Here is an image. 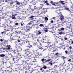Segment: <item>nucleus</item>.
Returning a JSON list of instances; mask_svg holds the SVG:
<instances>
[{"instance_id": "nucleus-15", "label": "nucleus", "mask_w": 73, "mask_h": 73, "mask_svg": "<svg viewBox=\"0 0 73 73\" xmlns=\"http://www.w3.org/2000/svg\"><path fill=\"white\" fill-rule=\"evenodd\" d=\"M45 38L46 39L45 40H47V41H49V37L48 36H45Z\"/></svg>"}, {"instance_id": "nucleus-13", "label": "nucleus", "mask_w": 73, "mask_h": 73, "mask_svg": "<svg viewBox=\"0 0 73 73\" xmlns=\"http://www.w3.org/2000/svg\"><path fill=\"white\" fill-rule=\"evenodd\" d=\"M30 45V42L29 41L27 42L26 45L27 47H29V46Z\"/></svg>"}, {"instance_id": "nucleus-52", "label": "nucleus", "mask_w": 73, "mask_h": 73, "mask_svg": "<svg viewBox=\"0 0 73 73\" xmlns=\"http://www.w3.org/2000/svg\"><path fill=\"white\" fill-rule=\"evenodd\" d=\"M28 28H32V26H28Z\"/></svg>"}, {"instance_id": "nucleus-33", "label": "nucleus", "mask_w": 73, "mask_h": 73, "mask_svg": "<svg viewBox=\"0 0 73 73\" xmlns=\"http://www.w3.org/2000/svg\"><path fill=\"white\" fill-rule=\"evenodd\" d=\"M33 45L34 46H36V45H38V43L37 42L33 43Z\"/></svg>"}, {"instance_id": "nucleus-44", "label": "nucleus", "mask_w": 73, "mask_h": 73, "mask_svg": "<svg viewBox=\"0 0 73 73\" xmlns=\"http://www.w3.org/2000/svg\"><path fill=\"white\" fill-rule=\"evenodd\" d=\"M39 26H40V27H44V25L42 24H40L39 25Z\"/></svg>"}, {"instance_id": "nucleus-55", "label": "nucleus", "mask_w": 73, "mask_h": 73, "mask_svg": "<svg viewBox=\"0 0 73 73\" xmlns=\"http://www.w3.org/2000/svg\"><path fill=\"white\" fill-rule=\"evenodd\" d=\"M33 46L32 45H30V46H29V48H32V47Z\"/></svg>"}, {"instance_id": "nucleus-63", "label": "nucleus", "mask_w": 73, "mask_h": 73, "mask_svg": "<svg viewBox=\"0 0 73 73\" xmlns=\"http://www.w3.org/2000/svg\"><path fill=\"white\" fill-rule=\"evenodd\" d=\"M50 23H53V20L51 21Z\"/></svg>"}, {"instance_id": "nucleus-7", "label": "nucleus", "mask_w": 73, "mask_h": 73, "mask_svg": "<svg viewBox=\"0 0 73 73\" xmlns=\"http://www.w3.org/2000/svg\"><path fill=\"white\" fill-rule=\"evenodd\" d=\"M28 63L25 62H23L22 63V65L23 66H27L28 65Z\"/></svg>"}, {"instance_id": "nucleus-21", "label": "nucleus", "mask_w": 73, "mask_h": 73, "mask_svg": "<svg viewBox=\"0 0 73 73\" xmlns=\"http://www.w3.org/2000/svg\"><path fill=\"white\" fill-rule=\"evenodd\" d=\"M44 42L43 41V40H41L40 41V42H39V44H40V46H41V44H42V43H44Z\"/></svg>"}, {"instance_id": "nucleus-6", "label": "nucleus", "mask_w": 73, "mask_h": 73, "mask_svg": "<svg viewBox=\"0 0 73 73\" xmlns=\"http://www.w3.org/2000/svg\"><path fill=\"white\" fill-rule=\"evenodd\" d=\"M25 43L24 41L21 40L19 44V45L22 46V45H23Z\"/></svg>"}, {"instance_id": "nucleus-46", "label": "nucleus", "mask_w": 73, "mask_h": 73, "mask_svg": "<svg viewBox=\"0 0 73 73\" xmlns=\"http://www.w3.org/2000/svg\"><path fill=\"white\" fill-rule=\"evenodd\" d=\"M62 58H63V59L65 61V58H66V57H64V56H62Z\"/></svg>"}, {"instance_id": "nucleus-38", "label": "nucleus", "mask_w": 73, "mask_h": 73, "mask_svg": "<svg viewBox=\"0 0 73 73\" xmlns=\"http://www.w3.org/2000/svg\"><path fill=\"white\" fill-rule=\"evenodd\" d=\"M10 3L11 4H13L14 3L13 1H12V0H11Z\"/></svg>"}, {"instance_id": "nucleus-4", "label": "nucleus", "mask_w": 73, "mask_h": 73, "mask_svg": "<svg viewBox=\"0 0 73 73\" xmlns=\"http://www.w3.org/2000/svg\"><path fill=\"white\" fill-rule=\"evenodd\" d=\"M67 27H73V24H71L70 23H66Z\"/></svg>"}, {"instance_id": "nucleus-28", "label": "nucleus", "mask_w": 73, "mask_h": 73, "mask_svg": "<svg viewBox=\"0 0 73 73\" xmlns=\"http://www.w3.org/2000/svg\"><path fill=\"white\" fill-rule=\"evenodd\" d=\"M15 2L16 3L17 5H21V3L18 2V1H15Z\"/></svg>"}, {"instance_id": "nucleus-64", "label": "nucleus", "mask_w": 73, "mask_h": 73, "mask_svg": "<svg viewBox=\"0 0 73 73\" xmlns=\"http://www.w3.org/2000/svg\"><path fill=\"white\" fill-rule=\"evenodd\" d=\"M71 59H70L69 60H68V62H69V61H71Z\"/></svg>"}, {"instance_id": "nucleus-20", "label": "nucleus", "mask_w": 73, "mask_h": 73, "mask_svg": "<svg viewBox=\"0 0 73 73\" xmlns=\"http://www.w3.org/2000/svg\"><path fill=\"white\" fill-rule=\"evenodd\" d=\"M55 40L56 42H58V41H60V40L58 38H56L55 39Z\"/></svg>"}, {"instance_id": "nucleus-1", "label": "nucleus", "mask_w": 73, "mask_h": 73, "mask_svg": "<svg viewBox=\"0 0 73 73\" xmlns=\"http://www.w3.org/2000/svg\"><path fill=\"white\" fill-rule=\"evenodd\" d=\"M33 56L30 59L29 58H28L27 59H28V60H26V61H29L30 62H33V60L34 59V58L37 57L38 56L37 54H34Z\"/></svg>"}, {"instance_id": "nucleus-53", "label": "nucleus", "mask_w": 73, "mask_h": 73, "mask_svg": "<svg viewBox=\"0 0 73 73\" xmlns=\"http://www.w3.org/2000/svg\"><path fill=\"white\" fill-rule=\"evenodd\" d=\"M13 54H17V53H16V51H13Z\"/></svg>"}, {"instance_id": "nucleus-17", "label": "nucleus", "mask_w": 73, "mask_h": 73, "mask_svg": "<svg viewBox=\"0 0 73 73\" xmlns=\"http://www.w3.org/2000/svg\"><path fill=\"white\" fill-rule=\"evenodd\" d=\"M16 9L17 11H20L21 10V8L20 7V6H18L16 8Z\"/></svg>"}, {"instance_id": "nucleus-9", "label": "nucleus", "mask_w": 73, "mask_h": 73, "mask_svg": "<svg viewBox=\"0 0 73 73\" xmlns=\"http://www.w3.org/2000/svg\"><path fill=\"white\" fill-rule=\"evenodd\" d=\"M11 46L10 45H7V46H6V49H7L8 50H10V49H11Z\"/></svg>"}, {"instance_id": "nucleus-56", "label": "nucleus", "mask_w": 73, "mask_h": 73, "mask_svg": "<svg viewBox=\"0 0 73 73\" xmlns=\"http://www.w3.org/2000/svg\"><path fill=\"white\" fill-rule=\"evenodd\" d=\"M18 24H19L17 23H16L15 24V25H17H17H18Z\"/></svg>"}, {"instance_id": "nucleus-30", "label": "nucleus", "mask_w": 73, "mask_h": 73, "mask_svg": "<svg viewBox=\"0 0 73 73\" xmlns=\"http://www.w3.org/2000/svg\"><path fill=\"white\" fill-rule=\"evenodd\" d=\"M62 15V14H61V13L60 12V13H58V17H60V16H61V15Z\"/></svg>"}, {"instance_id": "nucleus-34", "label": "nucleus", "mask_w": 73, "mask_h": 73, "mask_svg": "<svg viewBox=\"0 0 73 73\" xmlns=\"http://www.w3.org/2000/svg\"><path fill=\"white\" fill-rule=\"evenodd\" d=\"M46 59H44V58H42L41 61L42 62H44V61H46Z\"/></svg>"}, {"instance_id": "nucleus-49", "label": "nucleus", "mask_w": 73, "mask_h": 73, "mask_svg": "<svg viewBox=\"0 0 73 73\" xmlns=\"http://www.w3.org/2000/svg\"><path fill=\"white\" fill-rule=\"evenodd\" d=\"M52 5H55V6H57V5H56L55 3H52Z\"/></svg>"}, {"instance_id": "nucleus-29", "label": "nucleus", "mask_w": 73, "mask_h": 73, "mask_svg": "<svg viewBox=\"0 0 73 73\" xmlns=\"http://www.w3.org/2000/svg\"><path fill=\"white\" fill-rule=\"evenodd\" d=\"M41 40V38H38V39H37V42H38V43H40V41Z\"/></svg>"}, {"instance_id": "nucleus-62", "label": "nucleus", "mask_w": 73, "mask_h": 73, "mask_svg": "<svg viewBox=\"0 0 73 73\" xmlns=\"http://www.w3.org/2000/svg\"><path fill=\"white\" fill-rule=\"evenodd\" d=\"M44 3H48V1H46Z\"/></svg>"}, {"instance_id": "nucleus-41", "label": "nucleus", "mask_w": 73, "mask_h": 73, "mask_svg": "<svg viewBox=\"0 0 73 73\" xmlns=\"http://www.w3.org/2000/svg\"><path fill=\"white\" fill-rule=\"evenodd\" d=\"M51 59H48L45 61V62H49L50 61H51Z\"/></svg>"}, {"instance_id": "nucleus-24", "label": "nucleus", "mask_w": 73, "mask_h": 73, "mask_svg": "<svg viewBox=\"0 0 73 73\" xmlns=\"http://www.w3.org/2000/svg\"><path fill=\"white\" fill-rule=\"evenodd\" d=\"M65 9L66 10V11H68V12H70V10L69 9L68 7H66L65 8Z\"/></svg>"}, {"instance_id": "nucleus-31", "label": "nucleus", "mask_w": 73, "mask_h": 73, "mask_svg": "<svg viewBox=\"0 0 73 73\" xmlns=\"http://www.w3.org/2000/svg\"><path fill=\"white\" fill-rule=\"evenodd\" d=\"M35 17V16L33 15H32L31 17H29V20H32V18H33V17Z\"/></svg>"}, {"instance_id": "nucleus-43", "label": "nucleus", "mask_w": 73, "mask_h": 73, "mask_svg": "<svg viewBox=\"0 0 73 73\" xmlns=\"http://www.w3.org/2000/svg\"><path fill=\"white\" fill-rule=\"evenodd\" d=\"M54 36L55 37H57V35L56 34H54Z\"/></svg>"}, {"instance_id": "nucleus-26", "label": "nucleus", "mask_w": 73, "mask_h": 73, "mask_svg": "<svg viewBox=\"0 0 73 73\" xmlns=\"http://www.w3.org/2000/svg\"><path fill=\"white\" fill-rule=\"evenodd\" d=\"M41 33H42V32H41V30H39L38 31L36 34L37 35H40V34H41Z\"/></svg>"}, {"instance_id": "nucleus-36", "label": "nucleus", "mask_w": 73, "mask_h": 73, "mask_svg": "<svg viewBox=\"0 0 73 73\" xmlns=\"http://www.w3.org/2000/svg\"><path fill=\"white\" fill-rule=\"evenodd\" d=\"M5 54H1L0 55V57H5Z\"/></svg>"}, {"instance_id": "nucleus-5", "label": "nucleus", "mask_w": 73, "mask_h": 73, "mask_svg": "<svg viewBox=\"0 0 73 73\" xmlns=\"http://www.w3.org/2000/svg\"><path fill=\"white\" fill-rule=\"evenodd\" d=\"M59 2L62 5H67L68 4L67 3V4H66V3H67V2H66L65 3H64L65 2V1H59Z\"/></svg>"}, {"instance_id": "nucleus-27", "label": "nucleus", "mask_w": 73, "mask_h": 73, "mask_svg": "<svg viewBox=\"0 0 73 73\" xmlns=\"http://www.w3.org/2000/svg\"><path fill=\"white\" fill-rule=\"evenodd\" d=\"M11 0H5V2H6L7 3H10L11 2Z\"/></svg>"}, {"instance_id": "nucleus-18", "label": "nucleus", "mask_w": 73, "mask_h": 73, "mask_svg": "<svg viewBox=\"0 0 73 73\" xmlns=\"http://www.w3.org/2000/svg\"><path fill=\"white\" fill-rule=\"evenodd\" d=\"M60 19V20H63L64 19V17L62 15L60 16L59 17Z\"/></svg>"}, {"instance_id": "nucleus-8", "label": "nucleus", "mask_w": 73, "mask_h": 73, "mask_svg": "<svg viewBox=\"0 0 73 73\" xmlns=\"http://www.w3.org/2000/svg\"><path fill=\"white\" fill-rule=\"evenodd\" d=\"M65 53L66 54H72V52H71L68 51L67 50L65 51Z\"/></svg>"}, {"instance_id": "nucleus-42", "label": "nucleus", "mask_w": 73, "mask_h": 73, "mask_svg": "<svg viewBox=\"0 0 73 73\" xmlns=\"http://www.w3.org/2000/svg\"><path fill=\"white\" fill-rule=\"evenodd\" d=\"M65 23H67V21H65L62 23V24H65Z\"/></svg>"}, {"instance_id": "nucleus-48", "label": "nucleus", "mask_w": 73, "mask_h": 73, "mask_svg": "<svg viewBox=\"0 0 73 73\" xmlns=\"http://www.w3.org/2000/svg\"><path fill=\"white\" fill-rule=\"evenodd\" d=\"M8 23V22H7V20L5 22V24H6L7 25V24Z\"/></svg>"}, {"instance_id": "nucleus-22", "label": "nucleus", "mask_w": 73, "mask_h": 73, "mask_svg": "<svg viewBox=\"0 0 73 73\" xmlns=\"http://www.w3.org/2000/svg\"><path fill=\"white\" fill-rule=\"evenodd\" d=\"M42 11H43V12H44V13H45V12H46L47 11V10L46 9L44 8H43L42 9Z\"/></svg>"}, {"instance_id": "nucleus-59", "label": "nucleus", "mask_w": 73, "mask_h": 73, "mask_svg": "<svg viewBox=\"0 0 73 73\" xmlns=\"http://www.w3.org/2000/svg\"><path fill=\"white\" fill-rule=\"evenodd\" d=\"M19 58H22V57H21V55L19 56Z\"/></svg>"}, {"instance_id": "nucleus-32", "label": "nucleus", "mask_w": 73, "mask_h": 73, "mask_svg": "<svg viewBox=\"0 0 73 73\" xmlns=\"http://www.w3.org/2000/svg\"><path fill=\"white\" fill-rule=\"evenodd\" d=\"M11 18L12 19H16V18H15V15H13L12 16Z\"/></svg>"}, {"instance_id": "nucleus-10", "label": "nucleus", "mask_w": 73, "mask_h": 73, "mask_svg": "<svg viewBox=\"0 0 73 73\" xmlns=\"http://www.w3.org/2000/svg\"><path fill=\"white\" fill-rule=\"evenodd\" d=\"M33 21H31L30 22V23H29L27 24V25L28 26H30V25H32V24H33Z\"/></svg>"}, {"instance_id": "nucleus-3", "label": "nucleus", "mask_w": 73, "mask_h": 73, "mask_svg": "<svg viewBox=\"0 0 73 73\" xmlns=\"http://www.w3.org/2000/svg\"><path fill=\"white\" fill-rule=\"evenodd\" d=\"M47 68H48V67L45 66V65H44L43 67L40 68V70H41L42 72H44V70H43V69H47Z\"/></svg>"}, {"instance_id": "nucleus-57", "label": "nucleus", "mask_w": 73, "mask_h": 73, "mask_svg": "<svg viewBox=\"0 0 73 73\" xmlns=\"http://www.w3.org/2000/svg\"><path fill=\"white\" fill-rule=\"evenodd\" d=\"M13 38H10V40L11 41H12V40H13Z\"/></svg>"}, {"instance_id": "nucleus-12", "label": "nucleus", "mask_w": 73, "mask_h": 73, "mask_svg": "<svg viewBox=\"0 0 73 73\" xmlns=\"http://www.w3.org/2000/svg\"><path fill=\"white\" fill-rule=\"evenodd\" d=\"M5 28H7V29H11L12 28V27L11 26H6L5 27Z\"/></svg>"}, {"instance_id": "nucleus-37", "label": "nucleus", "mask_w": 73, "mask_h": 73, "mask_svg": "<svg viewBox=\"0 0 73 73\" xmlns=\"http://www.w3.org/2000/svg\"><path fill=\"white\" fill-rule=\"evenodd\" d=\"M23 6H24V5L21 3V5L19 6V7H20V8H21V7H23Z\"/></svg>"}, {"instance_id": "nucleus-11", "label": "nucleus", "mask_w": 73, "mask_h": 73, "mask_svg": "<svg viewBox=\"0 0 73 73\" xmlns=\"http://www.w3.org/2000/svg\"><path fill=\"white\" fill-rule=\"evenodd\" d=\"M26 73H33V71H31V70H28L27 71H26L25 72Z\"/></svg>"}, {"instance_id": "nucleus-23", "label": "nucleus", "mask_w": 73, "mask_h": 73, "mask_svg": "<svg viewBox=\"0 0 73 73\" xmlns=\"http://www.w3.org/2000/svg\"><path fill=\"white\" fill-rule=\"evenodd\" d=\"M65 30V29H64V28H63V27H62V28H61L60 29H58V31H64V30Z\"/></svg>"}, {"instance_id": "nucleus-54", "label": "nucleus", "mask_w": 73, "mask_h": 73, "mask_svg": "<svg viewBox=\"0 0 73 73\" xmlns=\"http://www.w3.org/2000/svg\"><path fill=\"white\" fill-rule=\"evenodd\" d=\"M17 41L18 42H21V41L19 39H18L17 40Z\"/></svg>"}, {"instance_id": "nucleus-58", "label": "nucleus", "mask_w": 73, "mask_h": 73, "mask_svg": "<svg viewBox=\"0 0 73 73\" xmlns=\"http://www.w3.org/2000/svg\"><path fill=\"white\" fill-rule=\"evenodd\" d=\"M15 45H17V42H15Z\"/></svg>"}, {"instance_id": "nucleus-61", "label": "nucleus", "mask_w": 73, "mask_h": 73, "mask_svg": "<svg viewBox=\"0 0 73 73\" xmlns=\"http://www.w3.org/2000/svg\"><path fill=\"white\" fill-rule=\"evenodd\" d=\"M46 43H47V44H50L51 43L50 42H46Z\"/></svg>"}, {"instance_id": "nucleus-45", "label": "nucleus", "mask_w": 73, "mask_h": 73, "mask_svg": "<svg viewBox=\"0 0 73 73\" xmlns=\"http://www.w3.org/2000/svg\"><path fill=\"white\" fill-rule=\"evenodd\" d=\"M63 34V32H62V31L60 32L59 33V35H61V34Z\"/></svg>"}, {"instance_id": "nucleus-2", "label": "nucleus", "mask_w": 73, "mask_h": 73, "mask_svg": "<svg viewBox=\"0 0 73 73\" xmlns=\"http://www.w3.org/2000/svg\"><path fill=\"white\" fill-rule=\"evenodd\" d=\"M29 48L27 47L26 49L24 50V51L25 52H26L23 55V56H24V57H26V56H28V55H29V54L30 52L29 51Z\"/></svg>"}, {"instance_id": "nucleus-25", "label": "nucleus", "mask_w": 73, "mask_h": 73, "mask_svg": "<svg viewBox=\"0 0 73 73\" xmlns=\"http://www.w3.org/2000/svg\"><path fill=\"white\" fill-rule=\"evenodd\" d=\"M60 10L61 9H58V10H56V13H59L60 12Z\"/></svg>"}, {"instance_id": "nucleus-51", "label": "nucleus", "mask_w": 73, "mask_h": 73, "mask_svg": "<svg viewBox=\"0 0 73 73\" xmlns=\"http://www.w3.org/2000/svg\"><path fill=\"white\" fill-rule=\"evenodd\" d=\"M36 59H35V58H34V59L33 61V62H36Z\"/></svg>"}, {"instance_id": "nucleus-60", "label": "nucleus", "mask_w": 73, "mask_h": 73, "mask_svg": "<svg viewBox=\"0 0 73 73\" xmlns=\"http://www.w3.org/2000/svg\"><path fill=\"white\" fill-rule=\"evenodd\" d=\"M29 8L30 9H32V8L31 7L32 6L30 5H29Z\"/></svg>"}, {"instance_id": "nucleus-50", "label": "nucleus", "mask_w": 73, "mask_h": 73, "mask_svg": "<svg viewBox=\"0 0 73 73\" xmlns=\"http://www.w3.org/2000/svg\"><path fill=\"white\" fill-rule=\"evenodd\" d=\"M38 48L39 49H42V47L41 46H39L38 47Z\"/></svg>"}, {"instance_id": "nucleus-40", "label": "nucleus", "mask_w": 73, "mask_h": 73, "mask_svg": "<svg viewBox=\"0 0 73 73\" xmlns=\"http://www.w3.org/2000/svg\"><path fill=\"white\" fill-rule=\"evenodd\" d=\"M45 21H47V20H48V18L47 17H45Z\"/></svg>"}, {"instance_id": "nucleus-35", "label": "nucleus", "mask_w": 73, "mask_h": 73, "mask_svg": "<svg viewBox=\"0 0 73 73\" xmlns=\"http://www.w3.org/2000/svg\"><path fill=\"white\" fill-rule=\"evenodd\" d=\"M10 22H11V21L9 20H7V25L9 24H10Z\"/></svg>"}, {"instance_id": "nucleus-14", "label": "nucleus", "mask_w": 73, "mask_h": 73, "mask_svg": "<svg viewBox=\"0 0 73 73\" xmlns=\"http://www.w3.org/2000/svg\"><path fill=\"white\" fill-rule=\"evenodd\" d=\"M73 64H72V63H70L69 65L70 68V69H73Z\"/></svg>"}, {"instance_id": "nucleus-19", "label": "nucleus", "mask_w": 73, "mask_h": 73, "mask_svg": "<svg viewBox=\"0 0 73 73\" xmlns=\"http://www.w3.org/2000/svg\"><path fill=\"white\" fill-rule=\"evenodd\" d=\"M55 55H56V56L57 57H60V54H59L58 52H57L55 54Z\"/></svg>"}, {"instance_id": "nucleus-39", "label": "nucleus", "mask_w": 73, "mask_h": 73, "mask_svg": "<svg viewBox=\"0 0 73 73\" xmlns=\"http://www.w3.org/2000/svg\"><path fill=\"white\" fill-rule=\"evenodd\" d=\"M44 31H45V32H48V29H45Z\"/></svg>"}, {"instance_id": "nucleus-47", "label": "nucleus", "mask_w": 73, "mask_h": 73, "mask_svg": "<svg viewBox=\"0 0 73 73\" xmlns=\"http://www.w3.org/2000/svg\"><path fill=\"white\" fill-rule=\"evenodd\" d=\"M72 27H67L68 28H69V29H72Z\"/></svg>"}, {"instance_id": "nucleus-16", "label": "nucleus", "mask_w": 73, "mask_h": 73, "mask_svg": "<svg viewBox=\"0 0 73 73\" xmlns=\"http://www.w3.org/2000/svg\"><path fill=\"white\" fill-rule=\"evenodd\" d=\"M10 72L9 70H5L2 73H9Z\"/></svg>"}]
</instances>
